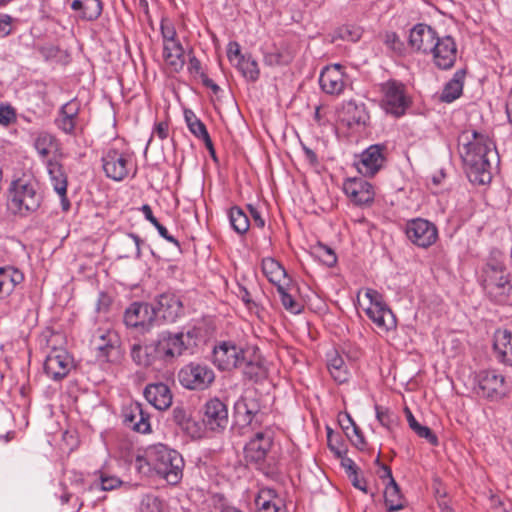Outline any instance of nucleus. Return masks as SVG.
<instances>
[{"mask_svg":"<svg viewBox=\"0 0 512 512\" xmlns=\"http://www.w3.org/2000/svg\"><path fill=\"white\" fill-rule=\"evenodd\" d=\"M458 149L470 182L490 183L491 157L495 158L496 151L489 136L476 130H465L458 137Z\"/></svg>","mask_w":512,"mask_h":512,"instance_id":"obj_1","label":"nucleus"},{"mask_svg":"<svg viewBox=\"0 0 512 512\" xmlns=\"http://www.w3.org/2000/svg\"><path fill=\"white\" fill-rule=\"evenodd\" d=\"M479 282L488 298L497 304L512 302L511 274L506 265V257L498 249L490 251L481 267Z\"/></svg>","mask_w":512,"mask_h":512,"instance_id":"obj_2","label":"nucleus"},{"mask_svg":"<svg viewBox=\"0 0 512 512\" xmlns=\"http://www.w3.org/2000/svg\"><path fill=\"white\" fill-rule=\"evenodd\" d=\"M43 198L39 182L33 177H22L12 181L9 187L7 207L12 214L27 217L38 211Z\"/></svg>","mask_w":512,"mask_h":512,"instance_id":"obj_3","label":"nucleus"},{"mask_svg":"<svg viewBox=\"0 0 512 512\" xmlns=\"http://www.w3.org/2000/svg\"><path fill=\"white\" fill-rule=\"evenodd\" d=\"M199 329L193 327L186 332L162 331L158 334L155 344L160 361L171 363L186 351L197 346Z\"/></svg>","mask_w":512,"mask_h":512,"instance_id":"obj_4","label":"nucleus"},{"mask_svg":"<svg viewBox=\"0 0 512 512\" xmlns=\"http://www.w3.org/2000/svg\"><path fill=\"white\" fill-rule=\"evenodd\" d=\"M475 393L489 401H500L509 393L504 375L497 370H481L474 377Z\"/></svg>","mask_w":512,"mask_h":512,"instance_id":"obj_5","label":"nucleus"},{"mask_svg":"<svg viewBox=\"0 0 512 512\" xmlns=\"http://www.w3.org/2000/svg\"><path fill=\"white\" fill-rule=\"evenodd\" d=\"M101 162L106 177L114 181L124 180L132 168L131 154L126 149L115 145L104 150Z\"/></svg>","mask_w":512,"mask_h":512,"instance_id":"obj_6","label":"nucleus"},{"mask_svg":"<svg viewBox=\"0 0 512 512\" xmlns=\"http://www.w3.org/2000/svg\"><path fill=\"white\" fill-rule=\"evenodd\" d=\"M178 381L186 389L202 391L211 386L215 380V373L208 365L190 362L178 372Z\"/></svg>","mask_w":512,"mask_h":512,"instance_id":"obj_7","label":"nucleus"},{"mask_svg":"<svg viewBox=\"0 0 512 512\" xmlns=\"http://www.w3.org/2000/svg\"><path fill=\"white\" fill-rule=\"evenodd\" d=\"M381 92V106L386 113L397 118L403 116L411 103L405 86L396 80H389L381 84Z\"/></svg>","mask_w":512,"mask_h":512,"instance_id":"obj_8","label":"nucleus"},{"mask_svg":"<svg viewBox=\"0 0 512 512\" xmlns=\"http://www.w3.org/2000/svg\"><path fill=\"white\" fill-rule=\"evenodd\" d=\"M184 459L179 450H158L155 470L169 484L176 485L183 476Z\"/></svg>","mask_w":512,"mask_h":512,"instance_id":"obj_9","label":"nucleus"},{"mask_svg":"<svg viewBox=\"0 0 512 512\" xmlns=\"http://www.w3.org/2000/svg\"><path fill=\"white\" fill-rule=\"evenodd\" d=\"M245 349L235 342L221 341L213 349V363L222 371H231L243 365Z\"/></svg>","mask_w":512,"mask_h":512,"instance_id":"obj_10","label":"nucleus"},{"mask_svg":"<svg viewBox=\"0 0 512 512\" xmlns=\"http://www.w3.org/2000/svg\"><path fill=\"white\" fill-rule=\"evenodd\" d=\"M370 304L365 309L366 315L382 331H389L396 327V319L392 311L383 302L382 296L373 289H367L365 293Z\"/></svg>","mask_w":512,"mask_h":512,"instance_id":"obj_11","label":"nucleus"},{"mask_svg":"<svg viewBox=\"0 0 512 512\" xmlns=\"http://www.w3.org/2000/svg\"><path fill=\"white\" fill-rule=\"evenodd\" d=\"M80 111L81 102L77 98L71 99L60 107L55 125L63 133L70 136L82 133L85 123L81 118Z\"/></svg>","mask_w":512,"mask_h":512,"instance_id":"obj_12","label":"nucleus"},{"mask_svg":"<svg viewBox=\"0 0 512 512\" xmlns=\"http://www.w3.org/2000/svg\"><path fill=\"white\" fill-rule=\"evenodd\" d=\"M404 231L409 241L420 248H428L438 239L436 225L424 218L408 220Z\"/></svg>","mask_w":512,"mask_h":512,"instance_id":"obj_13","label":"nucleus"},{"mask_svg":"<svg viewBox=\"0 0 512 512\" xmlns=\"http://www.w3.org/2000/svg\"><path fill=\"white\" fill-rule=\"evenodd\" d=\"M156 318V308L146 302H133L124 313V323L128 327L141 328L148 332Z\"/></svg>","mask_w":512,"mask_h":512,"instance_id":"obj_14","label":"nucleus"},{"mask_svg":"<svg viewBox=\"0 0 512 512\" xmlns=\"http://www.w3.org/2000/svg\"><path fill=\"white\" fill-rule=\"evenodd\" d=\"M386 146L373 144L366 148L355 162L360 174L366 177H373L384 166Z\"/></svg>","mask_w":512,"mask_h":512,"instance_id":"obj_15","label":"nucleus"},{"mask_svg":"<svg viewBox=\"0 0 512 512\" xmlns=\"http://www.w3.org/2000/svg\"><path fill=\"white\" fill-rule=\"evenodd\" d=\"M343 192L357 206H369L375 197L373 185L361 177L346 179L343 183Z\"/></svg>","mask_w":512,"mask_h":512,"instance_id":"obj_16","label":"nucleus"},{"mask_svg":"<svg viewBox=\"0 0 512 512\" xmlns=\"http://www.w3.org/2000/svg\"><path fill=\"white\" fill-rule=\"evenodd\" d=\"M72 368L73 359L64 349L54 348L46 356L44 371L52 380H62L69 374Z\"/></svg>","mask_w":512,"mask_h":512,"instance_id":"obj_17","label":"nucleus"},{"mask_svg":"<svg viewBox=\"0 0 512 512\" xmlns=\"http://www.w3.org/2000/svg\"><path fill=\"white\" fill-rule=\"evenodd\" d=\"M338 117L343 125L355 132L364 130L370 119L365 105L363 103L358 104L353 100L343 105Z\"/></svg>","mask_w":512,"mask_h":512,"instance_id":"obj_18","label":"nucleus"},{"mask_svg":"<svg viewBox=\"0 0 512 512\" xmlns=\"http://www.w3.org/2000/svg\"><path fill=\"white\" fill-rule=\"evenodd\" d=\"M433 63L439 69L447 70L454 66L457 59V45L453 37H438L430 53Z\"/></svg>","mask_w":512,"mask_h":512,"instance_id":"obj_19","label":"nucleus"},{"mask_svg":"<svg viewBox=\"0 0 512 512\" xmlns=\"http://www.w3.org/2000/svg\"><path fill=\"white\" fill-rule=\"evenodd\" d=\"M92 344L97 351V358L108 362L118 352L120 337L114 330L99 329L93 335Z\"/></svg>","mask_w":512,"mask_h":512,"instance_id":"obj_20","label":"nucleus"},{"mask_svg":"<svg viewBox=\"0 0 512 512\" xmlns=\"http://www.w3.org/2000/svg\"><path fill=\"white\" fill-rule=\"evenodd\" d=\"M344 67L333 64L324 67L320 73L319 84L322 91L329 95H340L346 86Z\"/></svg>","mask_w":512,"mask_h":512,"instance_id":"obj_21","label":"nucleus"},{"mask_svg":"<svg viewBox=\"0 0 512 512\" xmlns=\"http://www.w3.org/2000/svg\"><path fill=\"white\" fill-rule=\"evenodd\" d=\"M122 418L125 426L133 431L143 434L151 431L150 416L139 402L125 405L122 409Z\"/></svg>","mask_w":512,"mask_h":512,"instance_id":"obj_22","label":"nucleus"},{"mask_svg":"<svg viewBox=\"0 0 512 512\" xmlns=\"http://www.w3.org/2000/svg\"><path fill=\"white\" fill-rule=\"evenodd\" d=\"M438 37L431 26L420 23L410 30L409 45L417 52L429 54Z\"/></svg>","mask_w":512,"mask_h":512,"instance_id":"obj_23","label":"nucleus"},{"mask_svg":"<svg viewBox=\"0 0 512 512\" xmlns=\"http://www.w3.org/2000/svg\"><path fill=\"white\" fill-rule=\"evenodd\" d=\"M205 425L212 431L223 430L228 424V410L218 398L210 399L204 406Z\"/></svg>","mask_w":512,"mask_h":512,"instance_id":"obj_24","label":"nucleus"},{"mask_svg":"<svg viewBox=\"0 0 512 512\" xmlns=\"http://www.w3.org/2000/svg\"><path fill=\"white\" fill-rule=\"evenodd\" d=\"M493 350L498 362L512 366V332L498 329L494 333Z\"/></svg>","mask_w":512,"mask_h":512,"instance_id":"obj_25","label":"nucleus"},{"mask_svg":"<svg viewBox=\"0 0 512 512\" xmlns=\"http://www.w3.org/2000/svg\"><path fill=\"white\" fill-rule=\"evenodd\" d=\"M156 315L159 313L167 322H175L183 312L179 297L171 293H163L157 299Z\"/></svg>","mask_w":512,"mask_h":512,"instance_id":"obj_26","label":"nucleus"},{"mask_svg":"<svg viewBox=\"0 0 512 512\" xmlns=\"http://www.w3.org/2000/svg\"><path fill=\"white\" fill-rule=\"evenodd\" d=\"M144 396L158 410H166L172 404V393L162 382L148 384L144 389Z\"/></svg>","mask_w":512,"mask_h":512,"instance_id":"obj_27","label":"nucleus"},{"mask_svg":"<svg viewBox=\"0 0 512 512\" xmlns=\"http://www.w3.org/2000/svg\"><path fill=\"white\" fill-rule=\"evenodd\" d=\"M130 355L134 363L141 367H150L160 361L155 341L149 345L135 343L131 346Z\"/></svg>","mask_w":512,"mask_h":512,"instance_id":"obj_28","label":"nucleus"},{"mask_svg":"<svg viewBox=\"0 0 512 512\" xmlns=\"http://www.w3.org/2000/svg\"><path fill=\"white\" fill-rule=\"evenodd\" d=\"M50 182L57 194H64L67 191V174L62 163L56 158L47 159L45 162Z\"/></svg>","mask_w":512,"mask_h":512,"instance_id":"obj_29","label":"nucleus"},{"mask_svg":"<svg viewBox=\"0 0 512 512\" xmlns=\"http://www.w3.org/2000/svg\"><path fill=\"white\" fill-rule=\"evenodd\" d=\"M142 239L134 233L123 235L117 243L116 251L119 258L141 257Z\"/></svg>","mask_w":512,"mask_h":512,"instance_id":"obj_30","label":"nucleus"},{"mask_svg":"<svg viewBox=\"0 0 512 512\" xmlns=\"http://www.w3.org/2000/svg\"><path fill=\"white\" fill-rule=\"evenodd\" d=\"M466 76L465 69L457 70L453 77L445 84L440 99L442 102L451 103L458 99L463 91L464 80Z\"/></svg>","mask_w":512,"mask_h":512,"instance_id":"obj_31","label":"nucleus"},{"mask_svg":"<svg viewBox=\"0 0 512 512\" xmlns=\"http://www.w3.org/2000/svg\"><path fill=\"white\" fill-rule=\"evenodd\" d=\"M262 272L270 283L278 287L286 282H290L284 267L273 258H264L262 260Z\"/></svg>","mask_w":512,"mask_h":512,"instance_id":"obj_32","label":"nucleus"},{"mask_svg":"<svg viewBox=\"0 0 512 512\" xmlns=\"http://www.w3.org/2000/svg\"><path fill=\"white\" fill-rule=\"evenodd\" d=\"M71 8L74 11H81L80 17L86 21L97 20L103 10L101 0H73Z\"/></svg>","mask_w":512,"mask_h":512,"instance_id":"obj_33","label":"nucleus"},{"mask_svg":"<svg viewBox=\"0 0 512 512\" xmlns=\"http://www.w3.org/2000/svg\"><path fill=\"white\" fill-rule=\"evenodd\" d=\"M163 57L166 65L173 72H179L185 64L184 48L180 42L163 46Z\"/></svg>","mask_w":512,"mask_h":512,"instance_id":"obj_34","label":"nucleus"},{"mask_svg":"<svg viewBox=\"0 0 512 512\" xmlns=\"http://www.w3.org/2000/svg\"><path fill=\"white\" fill-rule=\"evenodd\" d=\"M277 497V492L273 488H261L255 498L257 512H287L285 508H280L273 500Z\"/></svg>","mask_w":512,"mask_h":512,"instance_id":"obj_35","label":"nucleus"},{"mask_svg":"<svg viewBox=\"0 0 512 512\" xmlns=\"http://www.w3.org/2000/svg\"><path fill=\"white\" fill-rule=\"evenodd\" d=\"M328 370L332 378L338 383H344L349 378V372L344 359L337 353L334 352L329 355L327 362Z\"/></svg>","mask_w":512,"mask_h":512,"instance_id":"obj_36","label":"nucleus"},{"mask_svg":"<svg viewBox=\"0 0 512 512\" xmlns=\"http://www.w3.org/2000/svg\"><path fill=\"white\" fill-rule=\"evenodd\" d=\"M228 218L232 229L239 235H244L250 228L248 215L239 206H232L228 211Z\"/></svg>","mask_w":512,"mask_h":512,"instance_id":"obj_37","label":"nucleus"},{"mask_svg":"<svg viewBox=\"0 0 512 512\" xmlns=\"http://www.w3.org/2000/svg\"><path fill=\"white\" fill-rule=\"evenodd\" d=\"M384 499L389 512H396L403 508L400 489L394 478H391V482L386 484Z\"/></svg>","mask_w":512,"mask_h":512,"instance_id":"obj_38","label":"nucleus"},{"mask_svg":"<svg viewBox=\"0 0 512 512\" xmlns=\"http://www.w3.org/2000/svg\"><path fill=\"white\" fill-rule=\"evenodd\" d=\"M280 301L283 307L292 314H299L302 311L303 306L300 302L296 301L291 294V288L289 282H286L277 287Z\"/></svg>","mask_w":512,"mask_h":512,"instance_id":"obj_39","label":"nucleus"},{"mask_svg":"<svg viewBox=\"0 0 512 512\" xmlns=\"http://www.w3.org/2000/svg\"><path fill=\"white\" fill-rule=\"evenodd\" d=\"M184 118L189 131L198 139L204 140L209 137L205 124L190 110H184Z\"/></svg>","mask_w":512,"mask_h":512,"instance_id":"obj_40","label":"nucleus"},{"mask_svg":"<svg viewBox=\"0 0 512 512\" xmlns=\"http://www.w3.org/2000/svg\"><path fill=\"white\" fill-rule=\"evenodd\" d=\"M236 67L247 80L256 81L259 78L258 63L251 56L240 57Z\"/></svg>","mask_w":512,"mask_h":512,"instance_id":"obj_41","label":"nucleus"},{"mask_svg":"<svg viewBox=\"0 0 512 512\" xmlns=\"http://www.w3.org/2000/svg\"><path fill=\"white\" fill-rule=\"evenodd\" d=\"M141 211L145 217V219L147 221H149L158 231V233L160 234L161 237H163L164 239H166L168 242L174 244L177 248H180V243L179 241L174 237L172 236L171 234H169L168 230L166 229V227H164L158 220L157 218L153 215V212H152V209L151 207L148 205V204H144L142 207H141Z\"/></svg>","mask_w":512,"mask_h":512,"instance_id":"obj_42","label":"nucleus"},{"mask_svg":"<svg viewBox=\"0 0 512 512\" xmlns=\"http://www.w3.org/2000/svg\"><path fill=\"white\" fill-rule=\"evenodd\" d=\"M35 149L42 158H46L53 149L58 148V142L52 134L40 133L34 143Z\"/></svg>","mask_w":512,"mask_h":512,"instance_id":"obj_43","label":"nucleus"},{"mask_svg":"<svg viewBox=\"0 0 512 512\" xmlns=\"http://www.w3.org/2000/svg\"><path fill=\"white\" fill-rule=\"evenodd\" d=\"M239 368L242 369L244 376L250 380L258 381L265 376V368L258 359L247 360L244 357L243 365Z\"/></svg>","mask_w":512,"mask_h":512,"instance_id":"obj_44","label":"nucleus"},{"mask_svg":"<svg viewBox=\"0 0 512 512\" xmlns=\"http://www.w3.org/2000/svg\"><path fill=\"white\" fill-rule=\"evenodd\" d=\"M291 60L292 56L287 50L277 47L264 53V62L269 66L287 65Z\"/></svg>","mask_w":512,"mask_h":512,"instance_id":"obj_45","label":"nucleus"},{"mask_svg":"<svg viewBox=\"0 0 512 512\" xmlns=\"http://www.w3.org/2000/svg\"><path fill=\"white\" fill-rule=\"evenodd\" d=\"M236 294L243 301L248 310L259 313L263 309L260 302L252 298L251 293L245 286L238 284V292Z\"/></svg>","mask_w":512,"mask_h":512,"instance_id":"obj_46","label":"nucleus"},{"mask_svg":"<svg viewBox=\"0 0 512 512\" xmlns=\"http://www.w3.org/2000/svg\"><path fill=\"white\" fill-rule=\"evenodd\" d=\"M375 411L376 418L379 421V423L389 430L392 429L397 422V416L388 408H384L379 405L375 406Z\"/></svg>","mask_w":512,"mask_h":512,"instance_id":"obj_47","label":"nucleus"},{"mask_svg":"<svg viewBox=\"0 0 512 512\" xmlns=\"http://www.w3.org/2000/svg\"><path fill=\"white\" fill-rule=\"evenodd\" d=\"M410 428L413 430V432L418 437L426 439L430 445H433V446L438 445L437 436L432 432V430L428 426H425V425L420 424L419 422H416Z\"/></svg>","mask_w":512,"mask_h":512,"instance_id":"obj_48","label":"nucleus"},{"mask_svg":"<svg viewBox=\"0 0 512 512\" xmlns=\"http://www.w3.org/2000/svg\"><path fill=\"white\" fill-rule=\"evenodd\" d=\"M160 30L163 38V46H169L174 42H180L177 39V32L172 23L163 20L160 25Z\"/></svg>","mask_w":512,"mask_h":512,"instance_id":"obj_49","label":"nucleus"},{"mask_svg":"<svg viewBox=\"0 0 512 512\" xmlns=\"http://www.w3.org/2000/svg\"><path fill=\"white\" fill-rule=\"evenodd\" d=\"M335 454V457L338 458L341 462V466L344 468L347 476L350 474H354L358 471V466L355 462L346 456L348 450H332Z\"/></svg>","mask_w":512,"mask_h":512,"instance_id":"obj_50","label":"nucleus"},{"mask_svg":"<svg viewBox=\"0 0 512 512\" xmlns=\"http://www.w3.org/2000/svg\"><path fill=\"white\" fill-rule=\"evenodd\" d=\"M250 446L252 448H269L273 445L271 432H257L254 437L251 439Z\"/></svg>","mask_w":512,"mask_h":512,"instance_id":"obj_51","label":"nucleus"},{"mask_svg":"<svg viewBox=\"0 0 512 512\" xmlns=\"http://www.w3.org/2000/svg\"><path fill=\"white\" fill-rule=\"evenodd\" d=\"M344 433L346 437L350 440L351 444L356 448L364 444V436L360 428L356 424H353L352 426H347L346 432Z\"/></svg>","mask_w":512,"mask_h":512,"instance_id":"obj_52","label":"nucleus"},{"mask_svg":"<svg viewBox=\"0 0 512 512\" xmlns=\"http://www.w3.org/2000/svg\"><path fill=\"white\" fill-rule=\"evenodd\" d=\"M13 291V284L7 267H0V295L9 294Z\"/></svg>","mask_w":512,"mask_h":512,"instance_id":"obj_53","label":"nucleus"},{"mask_svg":"<svg viewBox=\"0 0 512 512\" xmlns=\"http://www.w3.org/2000/svg\"><path fill=\"white\" fill-rule=\"evenodd\" d=\"M16 121V113L15 110L7 105L0 107V124L3 126H8L9 124Z\"/></svg>","mask_w":512,"mask_h":512,"instance_id":"obj_54","label":"nucleus"},{"mask_svg":"<svg viewBox=\"0 0 512 512\" xmlns=\"http://www.w3.org/2000/svg\"><path fill=\"white\" fill-rule=\"evenodd\" d=\"M319 258L321 261L328 267H332L335 265L337 261V257L334 251L326 246H322L319 249Z\"/></svg>","mask_w":512,"mask_h":512,"instance_id":"obj_55","label":"nucleus"},{"mask_svg":"<svg viewBox=\"0 0 512 512\" xmlns=\"http://www.w3.org/2000/svg\"><path fill=\"white\" fill-rule=\"evenodd\" d=\"M12 32V17L0 13V38L8 36Z\"/></svg>","mask_w":512,"mask_h":512,"instance_id":"obj_56","label":"nucleus"},{"mask_svg":"<svg viewBox=\"0 0 512 512\" xmlns=\"http://www.w3.org/2000/svg\"><path fill=\"white\" fill-rule=\"evenodd\" d=\"M101 489L103 491H110L121 485V480L114 476L101 475Z\"/></svg>","mask_w":512,"mask_h":512,"instance_id":"obj_57","label":"nucleus"},{"mask_svg":"<svg viewBox=\"0 0 512 512\" xmlns=\"http://www.w3.org/2000/svg\"><path fill=\"white\" fill-rule=\"evenodd\" d=\"M227 56L230 62H235L236 64L240 57H245L246 55L241 54L240 46L237 42H230L228 44Z\"/></svg>","mask_w":512,"mask_h":512,"instance_id":"obj_58","label":"nucleus"},{"mask_svg":"<svg viewBox=\"0 0 512 512\" xmlns=\"http://www.w3.org/2000/svg\"><path fill=\"white\" fill-rule=\"evenodd\" d=\"M169 134V124L167 121L155 123L153 128V136L156 135L159 139L164 140Z\"/></svg>","mask_w":512,"mask_h":512,"instance_id":"obj_59","label":"nucleus"},{"mask_svg":"<svg viewBox=\"0 0 512 512\" xmlns=\"http://www.w3.org/2000/svg\"><path fill=\"white\" fill-rule=\"evenodd\" d=\"M247 209L249 210V213L252 217L254 224L258 228L263 229L265 227V220L262 217L260 211L252 204H247Z\"/></svg>","mask_w":512,"mask_h":512,"instance_id":"obj_60","label":"nucleus"},{"mask_svg":"<svg viewBox=\"0 0 512 512\" xmlns=\"http://www.w3.org/2000/svg\"><path fill=\"white\" fill-rule=\"evenodd\" d=\"M59 51V48L54 45H45L39 48V53L45 60L56 58Z\"/></svg>","mask_w":512,"mask_h":512,"instance_id":"obj_61","label":"nucleus"},{"mask_svg":"<svg viewBox=\"0 0 512 512\" xmlns=\"http://www.w3.org/2000/svg\"><path fill=\"white\" fill-rule=\"evenodd\" d=\"M172 420L178 424L182 425L187 420V412L183 407L176 406L172 410Z\"/></svg>","mask_w":512,"mask_h":512,"instance_id":"obj_62","label":"nucleus"},{"mask_svg":"<svg viewBox=\"0 0 512 512\" xmlns=\"http://www.w3.org/2000/svg\"><path fill=\"white\" fill-rule=\"evenodd\" d=\"M7 271L10 274V279L13 284V289L16 287V285L20 284L23 279L24 275L22 272H20L18 269L8 266Z\"/></svg>","mask_w":512,"mask_h":512,"instance_id":"obj_63","label":"nucleus"},{"mask_svg":"<svg viewBox=\"0 0 512 512\" xmlns=\"http://www.w3.org/2000/svg\"><path fill=\"white\" fill-rule=\"evenodd\" d=\"M384 43L393 50H396L400 44L399 37L395 32H387L385 34Z\"/></svg>","mask_w":512,"mask_h":512,"instance_id":"obj_64","label":"nucleus"}]
</instances>
